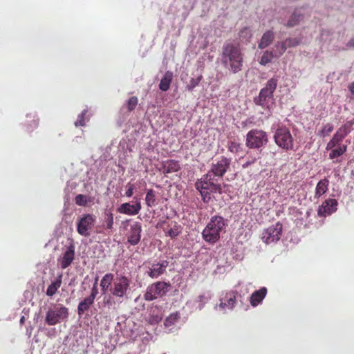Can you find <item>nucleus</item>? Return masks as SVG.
<instances>
[{"instance_id": "obj_11", "label": "nucleus", "mask_w": 354, "mask_h": 354, "mask_svg": "<svg viewBox=\"0 0 354 354\" xmlns=\"http://www.w3.org/2000/svg\"><path fill=\"white\" fill-rule=\"evenodd\" d=\"M232 160L225 156L219 158V159L214 160L211 169L206 174L213 175L217 178H223L227 170L230 168V162Z\"/></svg>"}, {"instance_id": "obj_29", "label": "nucleus", "mask_w": 354, "mask_h": 354, "mask_svg": "<svg viewBox=\"0 0 354 354\" xmlns=\"http://www.w3.org/2000/svg\"><path fill=\"white\" fill-rule=\"evenodd\" d=\"M181 232H182L181 225L176 223H174V224L172 225L171 228L166 231L165 234H166V236H167L171 239H174V238L178 236Z\"/></svg>"}, {"instance_id": "obj_41", "label": "nucleus", "mask_w": 354, "mask_h": 354, "mask_svg": "<svg viewBox=\"0 0 354 354\" xmlns=\"http://www.w3.org/2000/svg\"><path fill=\"white\" fill-rule=\"evenodd\" d=\"M283 44H286L288 48H294L299 44V40L296 38H287L286 40L283 41Z\"/></svg>"}, {"instance_id": "obj_44", "label": "nucleus", "mask_w": 354, "mask_h": 354, "mask_svg": "<svg viewBox=\"0 0 354 354\" xmlns=\"http://www.w3.org/2000/svg\"><path fill=\"white\" fill-rule=\"evenodd\" d=\"M228 149L232 153H237L240 150V145L239 142H230L228 145Z\"/></svg>"}, {"instance_id": "obj_52", "label": "nucleus", "mask_w": 354, "mask_h": 354, "mask_svg": "<svg viewBox=\"0 0 354 354\" xmlns=\"http://www.w3.org/2000/svg\"><path fill=\"white\" fill-rule=\"evenodd\" d=\"M329 141H330V142H332L333 143L338 144V145H341V142H342V140H335L334 138H331V140H329Z\"/></svg>"}, {"instance_id": "obj_9", "label": "nucleus", "mask_w": 354, "mask_h": 354, "mask_svg": "<svg viewBox=\"0 0 354 354\" xmlns=\"http://www.w3.org/2000/svg\"><path fill=\"white\" fill-rule=\"evenodd\" d=\"M129 279L125 276H121L120 277H117L116 280L113 282V285L108 290L110 291L113 296L117 298H123L129 289Z\"/></svg>"}, {"instance_id": "obj_21", "label": "nucleus", "mask_w": 354, "mask_h": 354, "mask_svg": "<svg viewBox=\"0 0 354 354\" xmlns=\"http://www.w3.org/2000/svg\"><path fill=\"white\" fill-rule=\"evenodd\" d=\"M329 181L327 178H324L319 180L316 185L315 198H319L323 196L328 190Z\"/></svg>"}, {"instance_id": "obj_6", "label": "nucleus", "mask_w": 354, "mask_h": 354, "mask_svg": "<svg viewBox=\"0 0 354 354\" xmlns=\"http://www.w3.org/2000/svg\"><path fill=\"white\" fill-rule=\"evenodd\" d=\"M69 316V310L66 306L55 305L47 310L46 315V323L48 326H55L64 321Z\"/></svg>"}, {"instance_id": "obj_3", "label": "nucleus", "mask_w": 354, "mask_h": 354, "mask_svg": "<svg viewBox=\"0 0 354 354\" xmlns=\"http://www.w3.org/2000/svg\"><path fill=\"white\" fill-rule=\"evenodd\" d=\"M226 223L223 216H214L203 231L204 241L209 243H215L219 241L221 234L225 232Z\"/></svg>"}, {"instance_id": "obj_35", "label": "nucleus", "mask_w": 354, "mask_h": 354, "mask_svg": "<svg viewBox=\"0 0 354 354\" xmlns=\"http://www.w3.org/2000/svg\"><path fill=\"white\" fill-rule=\"evenodd\" d=\"M273 52L266 50L261 57L260 64L261 65H266L271 62V60L274 57Z\"/></svg>"}, {"instance_id": "obj_2", "label": "nucleus", "mask_w": 354, "mask_h": 354, "mask_svg": "<svg viewBox=\"0 0 354 354\" xmlns=\"http://www.w3.org/2000/svg\"><path fill=\"white\" fill-rule=\"evenodd\" d=\"M217 176L210 174H204L201 178L195 183V187L199 190L204 203L209 202L211 193L223 192L222 185L217 182Z\"/></svg>"}, {"instance_id": "obj_10", "label": "nucleus", "mask_w": 354, "mask_h": 354, "mask_svg": "<svg viewBox=\"0 0 354 354\" xmlns=\"http://www.w3.org/2000/svg\"><path fill=\"white\" fill-rule=\"evenodd\" d=\"M283 225L278 222L263 230L261 233V239L266 244L275 243L280 240Z\"/></svg>"}, {"instance_id": "obj_12", "label": "nucleus", "mask_w": 354, "mask_h": 354, "mask_svg": "<svg viewBox=\"0 0 354 354\" xmlns=\"http://www.w3.org/2000/svg\"><path fill=\"white\" fill-rule=\"evenodd\" d=\"M168 264L169 263L166 260H162L159 262L145 263L144 266L147 268L146 274L152 279H156L165 272Z\"/></svg>"}, {"instance_id": "obj_28", "label": "nucleus", "mask_w": 354, "mask_h": 354, "mask_svg": "<svg viewBox=\"0 0 354 354\" xmlns=\"http://www.w3.org/2000/svg\"><path fill=\"white\" fill-rule=\"evenodd\" d=\"M330 152H329L328 158L330 160H334L335 158H339L344 155V153L347 151L346 145H338L335 149H329Z\"/></svg>"}, {"instance_id": "obj_4", "label": "nucleus", "mask_w": 354, "mask_h": 354, "mask_svg": "<svg viewBox=\"0 0 354 354\" xmlns=\"http://www.w3.org/2000/svg\"><path fill=\"white\" fill-rule=\"evenodd\" d=\"M278 80L277 77H272L268 80L265 87L262 88L259 93L258 97H254L255 104L263 108H269L274 99V92L277 87Z\"/></svg>"}, {"instance_id": "obj_40", "label": "nucleus", "mask_w": 354, "mask_h": 354, "mask_svg": "<svg viewBox=\"0 0 354 354\" xmlns=\"http://www.w3.org/2000/svg\"><path fill=\"white\" fill-rule=\"evenodd\" d=\"M239 37L244 38L245 39H249L252 37L251 29L248 27H244L239 32Z\"/></svg>"}, {"instance_id": "obj_49", "label": "nucleus", "mask_w": 354, "mask_h": 354, "mask_svg": "<svg viewBox=\"0 0 354 354\" xmlns=\"http://www.w3.org/2000/svg\"><path fill=\"white\" fill-rule=\"evenodd\" d=\"M346 137L342 136V135H339V134H334L333 135V137H332V138H334L335 140H344V139Z\"/></svg>"}, {"instance_id": "obj_1", "label": "nucleus", "mask_w": 354, "mask_h": 354, "mask_svg": "<svg viewBox=\"0 0 354 354\" xmlns=\"http://www.w3.org/2000/svg\"><path fill=\"white\" fill-rule=\"evenodd\" d=\"M221 61L233 73H239L243 67V53L238 45L225 43L222 48Z\"/></svg>"}, {"instance_id": "obj_20", "label": "nucleus", "mask_w": 354, "mask_h": 354, "mask_svg": "<svg viewBox=\"0 0 354 354\" xmlns=\"http://www.w3.org/2000/svg\"><path fill=\"white\" fill-rule=\"evenodd\" d=\"M268 290L266 287L260 288V290H255L252 293L250 297V304L252 307H256L259 305L261 301L264 299Z\"/></svg>"}, {"instance_id": "obj_38", "label": "nucleus", "mask_w": 354, "mask_h": 354, "mask_svg": "<svg viewBox=\"0 0 354 354\" xmlns=\"http://www.w3.org/2000/svg\"><path fill=\"white\" fill-rule=\"evenodd\" d=\"M138 104V98L137 97H132L129 98V100H127V110H129V112L134 110L135 107H136Z\"/></svg>"}, {"instance_id": "obj_8", "label": "nucleus", "mask_w": 354, "mask_h": 354, "mask_svg": "<svg viewBox=\"0 0 354 354\" xmlns=\"http://www.w3.org/2000/svg\"><path fill=\"white\" fill-rule=\"evenodd\" d=\"M268 141V134L263 130L252 129L246 134L245 145L251 149H259Z\"/></svg>"}, {"instance_id": "obj_24", "label": "nucleus", "mask_w": 354, "mask_h": 354, "mask_svg": "<svg viewBox=\"0 0 354 354\" xmlns=\"http://www.w3.org/2000/svg\"><path fill=\"white\" fill-rule=\"evenodd\" d=\"M114 275L111 272H108L102 278L100 282L101 290L105 293L111 288V283L114 282Z\"/></svg>"}, {"instance_id": "obj_42", "label": "nucleus", "mask_w": 354, "mask_h": 354, "mask_svg": "<svg viewBox=\"0 0 354 354\" xmlns=\"http://www.w3.org/2000/svg\"><path fill=\"white\" fill-rule=\"evenodd\" d=\"M274 47H276L278 53V54H276V57L281 56L287 50V48H288L286 44L283 43V41L278 42Z\"/></svg>"}, {"instance_id": "obj_30", "label": "nucleus", "mask_w": 354, "mask_h": 354, "mask_svg": "<svg viewBox=\"0 0 354 354\" xmlns=\"http://www.w3.org/2000/svg\"><path fill=\"white\" fill-rule=\"evenodd\" d=\"M353 125V121H348L344 123V124L342 125V127H339L337 132H335V134L337 135H342L345 137L347 136V135L351 133L352 126Z\"/></svg>"}, {"instance_id": "obj_5", "label": "nucleus", "mask_w": 354, "mask_h": 354, "mask_svg": "<svg viewBox=\"0 0 354 354\" xmlns=\"http://www.w3.org/2000/svg\"><path fill=\"white\" fill-rule=\"evenodd\" d=\"M274 141L279 148L288 151L294 149V139L290 129L285 125H279L274 132Z\"/></svg>"}, {"instance_id": "obj_22", "label": "nucleus", "mask_w": 354, "mask_h": 354, "mask_svg": "<svg viewBox=\"0 0 354 354\" xmlns=\"http://www.w3.org/2000/svg\"><path fill=\"white\" fill-rule=\"evenodd\" d=\"M173 79V74L171 71L165 72L159 83V89L162 91H167L171 86Z\"/></svg>"}, {"instance_id": "obj_16", "label": "nucleus", "mask_w": 354, "mask_h": 354, "mask_svg": "<svg viewBox=\"0 0 354 354\" xmlns=\"http://www.w3.org/2000/svg\"><path fill=\"white\" fill-rule=\"evenodd\" d=\"M74 250H75V247L73 244H71L68 245V248H66V250L65 252H64L63 256L60 257L59 262L60 267L62 268V269L68 268V266L73 263L74 256L75 255Z\"/></svg>"}, {"instance_id": "obj_13", "label": "nucleus", "mask_w": 354, "mask_h": 354, "mask_svg": "<svg viewBox=\"0 0 354 354\" xmlns=\"http://www.w3.org/2000/svg\"><path fill=\"white\" fill-rule=\"evenodd\" d=\"M95 217L94 215L87 214L79 218L77 222V232L79 234L87 237L89 236L88 231L95 225Z\"/></svg>"}, {"instance_id": "obj_55", "label": "nucleus", "mask_w": 354, "mask_h": 354, "mask_svg": "<svg viewBox=\"0 0 354 354\" xmlns=\"http://www.w3.org/2000/svg\"><path fill=\"white\" fill-rule=\"evenodd\" d=\"M127 354H131L130 353H127Z\"/></svg>"}, {"instance_id": "obj_45", "label": "nucleus", "mask_w": 354, "mask_h": 354, "mask_svg": "<svg viewBox=\"0 0 354 354\" xmlns=\"http://www.w3.org/2000/svg\"><path fill=\"white\" fill-rule=\"evenodd\" d=\"M208 298L204 295H200L197 298V302L200 303L199 308L200 309L203 308L205 304L207 303Z\"/></svg>"}, {"instance_id": "obj_54", "label": "nucleus", "mask_w": 354, "mask_h": 354, "mask_svg": "<svg viewBox=\"0 0 354 354\" xmlns=\"http://www.w3.org/2000/svg\"><path fill=\"white\" fill-rule=\"evenodd\" d=\"M98 277H95L94 285L97 287Z\"/></svg>"}, {"instance_id": "obj_34", "label": "nucleus", "mask_w": 354, "mask_h": 354, "mask_svg": "<svg viewBox=\"0 0 354 354\" xmlns=\"http://www.w3.org/2000/svg\"><path fill=\"white\" fill-rule=\"evenodd\" d=\"M27 118H30V120L27 121V130L28 131L32 132L38 127V119L36 116L32 115H27Z\"/></svg>"}, {"instance_id": "obj_32", "label": "nucleus", "mask_w": 354, "mask_h": 354, "mask_svg": "<svg viewBox=\"0 0 354 354\" xmlns=\"http://www.w3.org/2000/svg\"><path fill=\"white\" fill-rule=\"evenodd\" d=\"M146 205L152 207L156 205V192L153 189H149L146 193L145 197Z\"/></svg>"}, {"instance_id": "obj_26", "label": "nucleus", "mask_w": 354, "mask_h": 354, "mask_svg": "<svg viewBox=\"0 0 354 354\" xmlns=\"http://www.w3.org/2000/svg\"><path fill=\"white\" fill-rule=\"evenodd\" d=\"M75 203L79 206L86 207L93 204V198L88 195L77 194L75 198Z\"/></svg>"}, {"instance_id": "obj_25", "label": "nucleus", "mask_w": 354, "mask_h": 354, "mask_svg": "<svg viewBox=\"0 0 354 354\" xmlns=\"http://www.w3.org/2000/svg\"><path fill=\"white\" fill-rule=\"evenodd\" d=\"M63 275L61 274L57 275L55 281L50 283L49 286H48L46 290V295L49 297H52L56 294L57 290L60 288L62 283V278Z\"/></svg>"}, {"instance_id": "obj_18", "label": "nucleus", "mask_w": 354, "mask_h": 354, "mask_svg": "<svg viewBox=\"0 0 354 354\" xmlns=\"http://www.w3.org/2000/svg\"><path fill=\"white\" fill-rule=\"evenodd\" d=\"M181 169L179 162L176 160H166L162 162L161 167L159 171L166 175L168 174L175 173L180 171Z\"/></svg>"}, {"instance_id": "obj_43", "label": "nucleus", "mask_w": 354, "mask_h": 354, "mask_svg": "<svg viewBox=\"0 0 354 354\" xmlns=\"http://www.w3.org/2000/svg\"><path fill=\"white\" fill-rule=\"evenodd\" d=\"M86 111L84 110L82 112L81 114L78 115V120L75 122V125L76 127H83L85 125V122L84 121V118H85Z\"/></svg>"}, {"instance_id": "obj_27", "label": "nucleus", "mask_w": 354, "mask_h": 354, "mask_svg": "<svg viewBox=\"0 0 354 354\" xmlns=\"http://www.w3.org/2000/svg\"><path fill=\"white\" fill-rule=\"evenodd\" d=\"M94 301L95 300H93L91 299H88L87 297L84 298L83 300L80 301L78 304V315L80 316L85 313L86 311H88L89 310V308L91 307Z\"/></svg>"}, {"instance_id": "obj_51", "label": "nucleus", "mask_w": 354, "mask_h": 354, "mask_svg": "<svg viewBox=\"0 0 354 354\" xmlns=\"http://www.w3.org/2000/svg\"><path fill=\"white\" fill-rule=\"evenodd\" d=\"M348 91L351 93V94L354 95V82L348 84Z\"/></svg>"}, {"instance_id": "obj_36", "label": "nucleus", "mask_w": 354, "mask_h": 354, "mask_svg": "<svg viewBox=\"0 0 354 354\" xmlns=\"http://www.w3.org/2000/svg\"><path fill=\"white\" fill-rule=\"evenodd\" d=\"M334 130V127L333 125L328 123L324 124V127H322V130L319 131L318 135L322 137H325L328 136L332 131Z\"/></svg>"}, {"instance_id": "obj_46", "label": "nucleus", "mask_w": 354, "mask_h": 354, "mask_svg": "<svg viewBox=\"0 0 354 354\" xmlns=\"http://www.w3.org/2000/svg\"><path fill=\"white\" fill-rule=\"evenodd\" d=\"M98 295V289L97 287L95 286V285H93V287L91 288V295L87 296L86 298L91 299L93 300H95L96 296Z\"/></svg>"}, {"instance_id": "obj_53", "label": "nucleus", "mask_w": 354, "mask_h": 354, "mask_svg": "<svg viewBox=\"0 0 354 354\" xmlns=\"http://www.w3.org/2000/svg\"><path fill=\"white\" fill-rule=\"evenodd\" d=\"M252 162H245L244 165H243V168H246L248 167V165H251Z\"/></svg>"}, {"instance_id": "obj_17", "label": "nucleus", "mask_w": 354, "mask_h": 354, "mask_svg": "<svg viewBox=\"0 0 354 354\" xmlns=\"http://www.w3.org/2000/svg\"><path fill=\"white\" fill-rule=\"evenodd\" d=\"M236 292L231 290L223 295L220 299L219 308L224 309L225 308L232 310L236 304Z\"/></svg>"}, {"instance_id": "obj_15", "label": "nucleus", "mask_w": 354, "mask_h": 354, "mask_svg": "<svg viewBox=\"0 0 354 354\" xmlns=\"http://www.w3.org/2000/svg\"><path fill=\"white\" fill-rule=\"evenodd\" d=\"M337 209V201L335 199L325 200L319 207L318 215L321 217H325L330 215Z\"/></svg>"}, {"instance_id": "obj_47", "label": "nucleus", "mask_w": 354, "mask_h": 354, "mask_svg": "<svg viewBox=\"0 0 354 354\" xmlns=\"http://www.w3.org/2000/svg\"><path fill=\"white\" fill-rule=\"evenodd\" d=\"M127 189L126 191V196H127V197L130 198L133 194L134 185H132L131 183H129L127 185Z\"/></svg>"}, {"instance_id": "obj_37", "label": "nucleus", "mask_w": 354, "mask_h": 354, "mask_svg": "<svg viewBox=\"0 0 354 354\" xmlns=\"http://www.w3.org/2000/svg\"><path fill=\"white\" fill-rule=\"evenodd\" d=\"M114 221V218L113 217V214L111 212H106L104 214V225L105 227L108 230H111L113 227V221Z\"/></svg>"}, {"instance_id": "obj_31", "label": "nucleus", "mask_w": 354, "mask_h": 354, "mask_svg": "<svg viewBox=\"0 0 354 354\" xmlns=\"http://www.w3.org/2000/svg\"><path fill=\"white\" fill-rule=\"evenodd\" d=\"M302 19V15L298 12L297 10H295L293 12L292 16H290V19L288 20L286 26L294 27L297 25Z\"/></svg>"}, {"instance_id": "obj_50", "label": "nucleus", "mask_w": 354, "mask_h": 354, "mask_svg": "<svg viewBox=\"0 0 354 354\" xmlns=\"http://www.w3.org/2000/svg\"><path fill=\"white\" fill-rule=\"evenodd\" d=\"M346 46L348 48H354V37L351 38V39L348 41Z\"/></svg>"}, {"instance_id": "obj_7", "label": "nucleus", "mask_w": 354, "mask_h": 354, "mask_svg": "<svg viewBox=\"0 0 354 354\" xmlns=\"http://www.w3.org/2000/svg\"><path fill=\"white\" fill-rule=\"evenodd\" d=\"M171 284L169 282L158 281L151 283L147 288L144 299L147 301H153L158 297H162L168 292Z\"/></svg>"}, {"instance_id": "obj_48", "label": "nucleus", "mask_w": 354, "mask_h": 354, "mask_svg": "<svg viewBox=\"0 0 354 354\" xmlns=\"http://www.w3.org/2000/svg\"><path fill=\"white\" fill-rule=\"evenodd\" d=\"M338 145H338L335 142L329 141L327 144V146H326V150L335 149V148L338 147Z\"/></svg>"}, {"instance_id": "obj_23", "label": "nucleus", "mask_w": 354, "mask_h": 354, "mask_svg": "<svg viewBox=\"0 0 354 354\" xmlns=\"http://www.w3.org/2000/svg\"><path fill=\"white\" fill-rule=\"evenodd\" d=\"M274 40V32L271 30H268L262 35L260 42H259L258 47L261 49H264L270 45L271 42Z\"/></svg>"}, {"instance_id": "obj_33", "label": "nucleus", "mask_w": 354, "mask_h": 354, "mask_svg": "<svg viewBox=\"0 0 354 354\" xmlns=\"http://www.w3.org/2000/svg\"><path fill=\"white\" fill-rule=\"evenodd\" d=\"M180 318V314L179 313H171L170 316L166 317L165 320V326L166 327H171V326L175 325Z\"/></svg>"}, {"instance_id": "obj_39", "label": "nucleus", "mask_w": 354, "mask_h": 354, "mask_svg": "<svg viewBox=\"0 0 354 354\" xmlns=\"http://www.w3.org/2000/svg\"><path fill=\"white\" fill-rule=\"evenodd\" d=\"M202 79V76L200 75L197 77V78H192L190 80L189 84L187 85V88L188 91H192L195 87H196L198 84L201 82Z\"/></svg>"}, {"instance_id": "obj_19", "label": "nucleus", "mask_w": 354, "mask_h": 354, "mask_svg": "<svg viewBox=\"0 0 354 354\" xmlns=\"http://www.w3.org/2000/svg\"><path fill=\"white\" fill-rule=\"evenodd\" d=\"M141 209L140 202H136L134 205H131L129 203H124L117 208L118 212L126 215H137Z\"/></svg>"}, {"instance_id": "obj_14", "label": "nucleus", "mask_w": 354, "mask_h": 354, "mask_svg": "<svg viewBox=\"0 0 354 354\" xmlns=\"http://www.w3.org/2000/svg\"><path fill=\"white\" fill-rule=\"evenodd\" d=\"M142 230L140 222H136L131 225L129 234H127V243L131 245H136L140 243V233Z\"/></svg>"}]
</instances>
